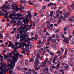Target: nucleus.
Listing matches in <instances>:
<instances>
[{
    "mask_svg": "<svg viewBox=\"0 0 74 74\" xmlns=\"http://www.w3.org/2000/svg\"><path fill=\"white\" fill-rule=\"evenodd\" d=\"M19 53L16 54V53H14V56H12L11 53H10L9 57L10 58H13L12 60L13 61V62H12L11 64H8V66L10 67V70H12V69H14V66H15V62H16L18 60L17 59H19Z\"/></svg>",
    "mask_w": 74,
    "mask_h": 74,
    "instance_id": "nucleus-1",
    "label": "nucleus"
},
{
    "mask_svg": "<svg viewBox=\"0 0 74 74\" xmlns=\"http://www.w3.org/2000/svg\"><path fill=\"white\" fill-rule=\"evenodd\" d=\"M21 35H20V42H22L23 41H24L25 40V35H24L23 34V33H21ZM21 38H22L21 39Z\"/></svg>",
    "mask_w": 74,
    "mask_h": 74,
    "instance_id": "nucleus-2",
    "label": "nucleus"
},
{
    "mask_svg": "<svg viewBox=\"0 0 74 74\" xmlns=\"http://www.w3.org/2000/svg\"><path fill=\"white\" fill-rule=\"evenodd\" d=\"M47 61H48V58H46L44 62H42V66L44 67H45L47 66Z\"/></svg>",
    "mask_w": 74,
    "mask_h": 74,
    "instance_id": "nucleus-3",
    "label": "nucleus"
},
{
    "mask_svg": "<svg viewBox=\"0 0 74 74\" xmlns=\"http://www.w3.org/2000/svg\"><path fill=\"white\" fill-rule=\"evenodd\" d=\"M8 42L9 43V44L8 45V47H11H11L12 48H15V45L13 44V43L10 41H8Z\"/></svg>",
    "mask_w": 74,
    "mask_h": 74,
    "instance_id": "nucleus-4",
    "label": "nucleus"
},
{
    "mask_svg": "<svg viewBox=\"0 0 74 74\" xmlns=\"http://www.w3.org/2000/svg\"><path fill=\"white\" fill-rule=\"evenodd\" d=\"M28 19H29V18H28L27 17L23 19V22L24 24H26V23L27 24H28V23H29V21H28Z\"/></svg>",
    "mask_w": 74,
    "mask_h": 74,
    "instance_id": "nucleus-5",
    "label": "nucleus"
},
{
    "mask_svg": "<svg viewBox=\"0 0 74 74\" xmlns=\"http://www.w3.org/2000/svg\"><path fill=\"white\" fill-rule=\"evenodd\" d=\"M15 15H16V13H15V12H13L12 13V14L9 15V17L10 18H12V17L14 16H15Z\"/></svg>",
    "mask_w": 74,
    "mask_h": 74,
    "instance_id": "nucleus-6",
    "label": "nucleus"
},
{
    "mask_svg": "<svg viewBox=\"0 0 74 74\" xmlns=\"http://www.w3.org/2000/svg\"><path fill=\"white\" fill-rule=\"evenodd\" d=\"M39 63L38 59V58H36L34 64L35 65H37Z\"/></svg>",
    "mask_w": 74,
    "mask_h": 74,
    "instance_id": "nucleus-7",
    "label": "nucleus"
},
{
    "mask_svg": "<svg viewBox=\"0 0 74 74\" xmlns=\"http://www.w3.org/2000/svg\"><path fill=\"white\" fill-rule=\"evenodd\" d=\"M19 48L18 47H14V51L16 53H18V50L16 49H18Z\"/></svg>",
    "mask_w": 74,
    "mask_h": 74,
    "instance_id": "nucleus-8",
    "label": "nucleus"
},
{
    "mask_svg": "<svg viewBox=\"0 0 74 74\" xmlns=\"http://www.w3.org/2000/svg\"><path fill=\"white\" fill-rule=\"evenodd\" d=\"M37 65H35L34 66V67L35 68V70H40V67H37Z\"/></svg>",
    "mask_w": 74,
    "mask_h": 74,
    "instance_id": "nucleus-9",
    "label": "nucleus"
},
{
    "mask_svg": "<svg viewBox=\"0 0 74 74\" xmlns=\"http://www.w3.org/2000/svg\"><path fill=\"white\" fill-rule=\"evenodd\" d=\"M53 11H51L50 15H48V16L49 17L50 16H53Z\"/></svg>",
    "mask_w": 74,
    "mask_h": 74,
    "instance_id": "nucleus-10",
    "label": "nucleus"
},
{
    "mask_svg": "<svg viewBox=\"0 0 74 74\" xmlns=\"http://www.w3.org/2000/svg\"><path fill=\"white\" fill-rule=\"evenodd\" d=\"M69 50V49L67 48H65V53H64V54L65 55H66V54H67V52Z\"/></svg>",
    "mask_w": 74,
    "mask_h": 74,
    "instance_id": "nucleus-11",
    "label": "nucleus"
},
{
    "mask_svg": "<svg viewBox=\"0 0 74 74\" xmlns=\"http://www.w3.org/2000/svg\"><path fill=\"white\" fill-rule=\"evenodd\" d=\"M60 51L58 50V51H57V54H58V56H60V55H61V54H62V53L61 52H60Z\"/></svg>",
    "mask_w": 74,
    "mask_h": 74,
    "instance_id": "nucleus-12",
    "label": "nucleus"
},
{
    "mask_svg": "<svg viewBox=\"0 0 74 74\" xmlns=\"http://www.w3.org/2000/svg\"><path fill=\"white\" fill-rule=\"evenodd\" d=\"M29 63V60H25V66L28 65Z\"/></svg>",
    "mask_w": 74,
    "mask_h": 74,
    "instance_id": "nucleus-13",
    "label": "nucleus"
},
{
    "mask_svg": "<svg viewBox=\"0 0 74 74\" xmlns=\"http://www.w3.org/2000/svg\"><path fill=\"white\" fill-rule=\"evenodd\" d=\"M44 12V10L43 9H41L39 11V13L40 14H43Z\"/></svg>",
    "mask_w": 74,
    "mask_h": 74,
    "instance_id": "nucleus-14",
    "label": "nucleus"
},
{
    "mask_svg": "<svg viewBox=\"0 0 74 74\" xmlns=\"http://www.w3.org/2000/svg\"><path fill=\"white\" fill-rule=\"evenodd\" d=\"M46 26L47 27V29L48 30H50V26H49V25H47Z\"/></svg>",
    "mask_w": 74,
    "mask_h": 74,
    "instance_id": "nucleus-15",
    "label": "nucleus"
},
{
    "mask_svg": "<svg viewBox=\"0 0 74 74\" xmlns=\"http://www.w3.org/2000/svg\"><path fill=\"white\" fill-rule=\"evenodd\" d=\"M15 7H16L15 9H16V11L17 12H18V5H14Z\"/></svg>",
    "mask_w": 74,
    "mask_h": 74,
    "instance_id": "nucleus-16",
    "label": "nucleus"
},
{
    "mask_svg": "<svg viewBox=\"0 0 74 74\" xmlns=\"http://www.w3.org/2000/svg\"><path fill=\"white\" fill-rule=\"evenodd\" d=\"M74 43V41L73 40H71L70 41V44L71 45H72Z\"/></svg>",
    "mask_w": 74,
    "mask_h": 74,
    "instance_id": "nucleus-17",
    "label": "nucleus"
},
{
    "mask_svg": "<svg viewBox=\"0 0 74 74\" xmlns=\"http://www.w3.org/2000/svg\"><path fill=\"white\" fill-rule=\"evenodd\" d=\"M52 4H53V3L52 2H50L49 3H48L47 5L48 7H49V6H51V5H52Z\"/></svg>",
    "mask_w": 74,
    "mask_h": 74,
    "instance_id": "nucleus-18",
    "label": "nucleus"
},
{
    "mask_svg": "<svg viewBox=\"0 0 74 74\" xmlns=\"http://www.w3.org/2000/svg\"><path fill=\"white\" fill-rule=\"evenodd\" d=\"M16 68L18 70H21L22 68L19 66H17L16 67Z\"/></svg>",
    "mask_w": 74,
    "mask_h": 74,
    "instance_id": "nucleus-19",
    "label": "nucleus"
},
{
    "mask_svg": "<svg viewBox=\"0 0 74 74\" xmlns=\"http://www.w3.org/2000/svg\"><path fill=\"white\" fill-rule=\"evenodd\" d=\"M52 47L54 49H56L57 48V46L56 45H53L52 46Z\"/></svg>",
    "mask_w": 74,
    "mask_h": 74,
    "instance_id": "nucleus-20",
    "label": "nucleus"
},
{
    "mask_svg": "<svg viewBox=\"0 0 74 74\" xmlns=\"http://www.w3.org/2000/svg\"><path fill=\"white\" fill-rule=\"evenodd\" d=\"M46 23L47 24V25H49L50 24V21H47L46 22Z\"/></svg>",
    "mask_w": 74,
    "mask_h": 74,
    "instance_id": "nucleus-21",
    "label": "nucleus"
},
{
    "mask_svg": "<svg viewBox=\"0 0 74 74\" xmlns=\"http://www.w3.org/2000/svg\"><path fill=\"white\" fill-rule=\"evenodd\" d=\"M65 70L66 71H69V70H70V69L68 67H65Z\"/></svg>",
    "mask_w": 74,
    "mask_h": 74,
    "instance_id": "nucleus-22",
    "label": "nucleus"
},
{
    "mask_svg": "<svg viewBox=\"0 0 74 74\" xmlns=\"http://www.w3.org/2000/svg\"><path fill=\"white\" fill-rule=\"evenodd\" d=\"M52 38V36H51L49 37V39L47 41H48V42H49V41H50V40H51Z\"/></svg>",
    "mask_w": 74,
    "mask_h": 74,
    "instance_id": "nucleus-23",
    "label": "nucleus"
},
{
    "mask_svg": "<svg viewBox=\"0 0 74 74\" xmlns=\"http://www.w3.org/2000/svg\"><path fill=\"white\" fill-rule=\"evenodd\" d=\"M60 66V64H58L56 66V68L57 69H59V68H60V67H59Z\"/></svg>",
    "mask_w": 74,
    "mask_h": 74,
    "instance_id": "nucleus-24",
    "label": "nucleus"
},
{
    "mask_svg": "<svg viewBox=\"0 0 74 74\" xmlns=\"http://www.w3.org/2000/svg\"><path fill=\"white\" fill-rule=\"evenodd\" d=\"M69 64L71 66H73V62H72L70 61Z\"/></svg>",
    "mask_w": 74,
    "mask_h": 74,
    "instance_id": "nucleus-25",
    "label": "nucleus"
},
{
    "mask_svg": "<svg viewBox=\"0 0 74 74\" xmlns=\"http://www.w3.org/2000/svg\"><path fill=\"white\" fill-rule=\"evenodd\" d=\"M35 34V33L34 32H32L31 33V36H34V35Z\"/></svg>",
    "mask_w": 74,
    "mask_h": 74,
    "instance_id": "nucleus-26",
    "label": "nucleus"
},
{
    "mask_svg": "<svg viewBox=\"0 0 74 74\" xmlns=\"http://www.w3.org/2000/svg\"><path fill=\"white\" fill-rule=\"evenodd\" d=\"M49 54H50V55H52V56H53V55H54V53L51 52V51H49Z\"/></svg>",
    "mask_w": 74,
    "mask_h": 74,
    "instance_id": "nucleus-27",
    "label": "nucleus"
},
{
    "mask_svg": "<svg viewBox=\"0 0 74 74\" xmlns=\"http://www.w3.org/2000/svg\"><path fill=\"white\" fill-rule=\"evenodd\" d=\"M50 67H51L52 69H55L56 67V66L53 65L51 64L50 66Z\"/></svg>",
    "mask_w": 74,
    "mask_h": 74,
    "instance_id": "nucleus-28",
    "label": "nucleus"
},
{
    "mask_svg": "<svg viewBox=\"0 0 74 74\" xmlns=\"http://www.w3.org/2000/svg\"><path fill=\"white\" fill-rule=\"evenodd\" d=\"M53 24H51L50 25V26L51 27V29H53Z\"/></svg>",
    "mask_w": 74,
    "mask_h": 74,
    "instance_id": "nucleus-29",
    "label": "nucleus"
},
{
    "mask_svg": "<svg viewBox=\"0 0 74 74\" xmlns=\"http://www.w3.org/2000/svg\"><path fill=\"white\" fill-rule=\"evenodd\" d=\"M72 9L74 10V3H73L71 6Z\"/></svg>",
    "mask_w": 74,
    "mask_h": 74,
    "instance_id": "nucleus-30",
    "label": "nucleus"
},
{
    "mask_svg": "<svg viewBox=\"0 0 74 74\" xmlns=\"http://www.w3.org/2000/svg\"><path fill=\"white\" fill-rule=\"evenodd\" d=\"M23 31L22 30H20L19 31V34H21L22 33H23Z\"/></svg>",
    "mask_w": 74,
    "mask_h": 74,
    "instance_id": "nucleus-31",
    "label": "nucleus"
},
{
    "mask_svg": "<svg viewBox=\"0 0 74 74\" xmlns=\"http://www.w3.org/2000/svg\"><path fill=\"white\" fill-rule=\"evenodd\" d=\"M3 56L4 58V59H7V58H8V57H7V54H5Z\"/></svg>",
    "mask_w": 74,
    "mask_h": 74,
    "instance_id": "nucleus-32",
    "label": "nucleus"
},
{
    "mask_svg": "<svg viewBox=\"0 0 74 74\" xmlns=\"http://www.w3.org/2000/svg\"><path fill=\"white\" fill-rule=\"evenodd\" d=\"M52 22L53 23H56V20L55 19H52Z\"/></svg>",
    "mask_w": 74,
    "mask_h": 74,
    "instance_id": "nucleus-33",
    "label": "nucleus"
},
{
    "mask_svg": "<svg viewBox=\"0 0 74 74\" xmlns=\"http://www.w3.org/2000/svg\"><path fill=\"white\" fill-rule=\"evenodd\" d=\"M47 63H48L49 65H51V61L49 60L47 61Z\"/></svg>",
    "mask_w": 74,
    "mask_h": 74,
    "instance_id": "nucleus-34",
    "label": "nucleus"
},
{
    "mask_svg": "<svg viewBox=\"0 0 74 74\" xmlns=\"http://www.w3.org/2000/svg\"><path fill=\"white\" fill-rule=\"evenodd\" d=\"M36 23L37 25H40V22L39 21V20L38 19L36 22Z\"/></svg>",
    "mask_w": 74,
    "mask_h": 74,
    "instance_id": "nucleus-35",
    "label": "nucleus"
},
{
    "mask_svg": "<svg viewBox=\"0 0 74 74\" xmlns=\"http://www.w3.org/2000/svg\"><path fill=\"white\" fill-rule=\"evenodd\" d=\"M23 46H25V47H26V45H27V44H26V43L24 41L23 42Z\"/></svg>",
    "mask_w": 74,
    "mask_h": 74,
    "instance_id": "nucleus-36",
    "label": "nucleus"
},
{
    "mask_svg": "<svg viewBox=\"0 0 74 74\" xmlns=\"http://www.w3.org/2000/svg\"><path fill=\"white\" fill-rule=\"evenodd\" d=\"M70 56L71 58H73L74 57V56H73V54H71L70 55Z\"/></svg>",
    "mask_w": 74,
    "mask_h": 74,
    "instance_id": "nucleus-37",
    "label": "nucleus"
},
{
    "mask_svg": "<svg viewBox=\"0 0 74 74\" xmlns=\"http://www.w3.org/2000/svg\"><path fill=\"white\" fill-rule=\"evenodd\" d=\"M55 61H56V58H54L52 62L53 63H55Z\"/></svg>",
    "mask_w": 74,
    "mask_h": 74,
    "instance_id": "nucleus-38",
    "label": "nucleus"
},
{
    "mask_svg": "<svg viewBox=\"0 0 74 74\" xmlns=\"http://www.w3.org/2000/svg\"><path fill=\"white\" fill-rule=\"evenodd\" d=\"M11 7H12L13 10L15 9V7H14V4L12 5Z\"/></svg>",
    "mask_w": 74,
    "mask_h": 74,
    "instance_id": "nucleus-39",
    "label": "nucleus"
},
{
    "mask_svg": "<svg viewBox=\"0 0 74 74\" xmlns=\"http://www.w3.org/2000/svg\"><path fill=\"white\" fill-rule=\"evenodd\" d=\"M67 27H64V32H66V31H67Z\"/></svg>",
    "mask_w": 74,
    "mask_h": 74,
    "instance_id": "nucleus-40",
    "label": "nucleus"
},
{
    "mask_svg": "<svg viewBox=\"0 0 74 74\" xmlns=\"http://www.w3.org/2000/svg\"><path fill=\"white\" fill-rule=\"evenodd\" d=\"M68 38L67 37H65L64 38V40H63V41H64L65 40L66 41L67 40H68Z\"/></svg>",
    "mask_w": 74,
    "mask_h": 74,
    "instance_id": "nucleus-41",
    "label": "nucleus"
},
{
    "mask_svg": "<svg viewBox=\"0 0 74 74\" xmlns=\"http://www.w3.org/2000/svg\"><path fill=\"white\" fill-rule=\"evenodd\" d=\"M62 19L63 21H66V18L65 17H63Z\"/></svg>",
    "mask_w": 74,
    "mask_h": 74,
    "instance_id": "nucleus-42",
    "label": "nucleus"
},
{
    "mask_svg": "<svg viewBox=\"0 0 74 74\" xmlns=\"http://www.w3.org/2000/svg\"><path fill=\"white\" fill-rule=\"evenodd\" d=\"M37 59H40V54H38L37 55Z\"/></svg>",
    "mask_w": 74,
    "mask_h": 74,
    "instance_id": "nucleus-43",
    "label": "nucleus"
},
{
    "mask_svg": "<svg viewBox=\"0 0 74 74\" xmlns=\"http://www.w3.org/2000/svg\"><path fill=\"white\" fill-rule=\"evenodd\" d=\"M52 37L53 38H55V35L54 34H53L52 35Z\"/></svg>",
    "mask_w": 74,
    "mask_h": 74,
    "instance_id": "nucleus-44",
    "label": "nucleus"
},
{
    "mask_svg": "<svg viewBox=\"0 0 74 74\" xmlns=\"http://www.w3.org/2000/svg\"><path fill=\"white\" fill-rule=\"evenodd\" d=\"M63 16L62 15H61L60 16V17L58 18L59 19H63Z\"/></svg>",
    "mask_w": 74,
    "mask_h": 74,
    "instance_id": "nucleus-45",
    "label": "nucleus"
},
{
    "mask_svg": "<svg viewBox=\"0 0 74 74\" xmlns=\"http://www.w3.org/2000/svg\"><path fill=\"white\" fill-rule=\"evenodd\" d=\"M6 6L7 7H10V3H7L6 4Z\"/></svg>",
    "mask_w": 74,
    "mask_h": 74,
    "instance_id": "nucleus-46",
    "label": "nucleus"
},
{
    "mask_svg": "<svg viewBox=\"0 0 74 74\" xmlns=\"http://www.w3.org/2000/svg\"><path fill=\"white\" fill-rule=\"evenodd\" d=\"M17 39H19V34H17V36L16 37Z\"/></svg>",
    "mask_w": 74,
    "mask_h": 74,
    "instance_id": "nucleus-47",
    "label": "nucleus"
},
{
    "mask_svg": "<svg viewBox=\"0 0 74 74\" xmlns=\"http://www.w3.org/2000/svg\"><path fill=\"white\" fill-rule=\"evenodd\" d=\"M50 71L51 72H54V71H53V68H52V67H50Z\"/></svg>",
    "mask_w": 74,
    "mask_h": 74,
    "instance_id": "nucleus-48",
    "label": "nucleus"
},
{
    "mask_svg": "<svg viewBox=\"0 0 74 74\" xmlns=\"http://www.w3.org/2000/svg\"><path fill=\"white\" fill-rule=\"evenodd\" d=\"M69 21H70V22H72V21L74 22V20L73 18H71L69 19Z\"/></svg>",
    "mask_w": 74,
    "mask_h": 74,
    "instance_id": "nucleus-49",
    "label": "nucleus"
},
{
    "mask_svg": "<svg viewBox=\"0 0 74 74\" xmlns=\"http://www.w3.org/2000/svg\"><path fill=\"white\" fill-rule=\"evenodd\" d=\"M61 51H62V52H63V51H64V49H63V47H62L61 48Z\"/></svg>",
    "mask_w": 74,
    "mask_h": 74,
    "instance_id": "nucleus-50",
    "label": "nucleus"
},
{
    "mask_svg": "<svg viewBox=\"0 0 74 74\" xmlns=\"http://www.w3.org/2000/svg\"><path fill=\"white\" fill-rule=\"evenodd\" d=\"M36 28L37 29H40V27L38 25H37L36 26Z\"/></svg>",
    "mask_w": 74,
    "mask_h": 74,
    "instance_id": "nucleus-51",
    "label": "nucleus"
},
{
    "mask_svg": "<svg viewBox=\"0 0 74 74\" xmlns=\"http://www.w3.org/2000/svg\"><path fill=\"white\" fill-rule=\"evenodd\" d=\"M25 29H26V25H24L23 27H22V30H24Z\"/></svg>",
    "mask_w": 74,
    "mask_h": 74,
    "instance_id": "nucleus-52",
    "label": "nucleus"
},
{
    "mask_svg": "<svg viewBox=\"0 0 74 74\" xmlns=\"http://www.w3.org/2000/svg\"><path fill=\"white\" fill-rule=\"evenodd\" d=\"M64 17L66 18H68V15H65L64 16Z\"/></svg>",
    "mask_w": 74,
    "mask_h": 74,
    "instance_id": "nucleus-53",
    "label": "nucleus"
},
{
    "mask_svg": "<svg viewBox=\"0 0 74 74\" xmlns=\"http://www.w3.org/2000/svg\"><path fill=\"white\" fill-rule=\"evenodd\" d=\"M29 60L31 62H32L33 61V59L32 58H31Z\"/></svg>",
    "mask_w": 74,
    "mask_h": 74,
    "instance_id": "nucleus-54",
    "label": "nucleus"
},
{
    "mask_svg": "<svg viewBox=\"0 0 74 74\" xmlns=\"http://www.w3.org/2000/svg\"><path fill=\"white\" fill-rule=\"evenodd\" d=\"M64 42H65L66 44H69V40H64Z\"/></svg>",
    "mask_w": 74,
    "mask_h": 74,
    "instance_id": "nucleus-55",
    "label": "nucleus"
},
{
    "mask_svg": "<svg viewBox=\"0 0 74 74\" xmlns=\"http://www.w3.org/2000/svg\"><path fill=\"white\" fill-rule=\"evenodd\" d=\"M32 16L31 15V14H29V18L30 19V18H32Z\"/></svg>",
    "mask_w": 74,
    "mask_h": 74,
    "instance_id": "nucleus-56",
    "label": "nucleus"
},
{
    "mask_svg": "<svg viewBox=\"0 0 74 74\" xmlns=\"http://www.w3.org/2000/svg\"><path fill=\"white\" fill-rule=\"evenodd\" d=\"M45 50H44L42 54V55H44V54H45Z\"/></svg>",
    "mask_w": 74,
    "mask_h": 74,
    "instance_id": "nucleus-57",
    "label": "nucleus"
},
{
    "mask_svg": "<svg viewBox=\"0 0 74 74\" xmlns=\"http://www.w3.org/2000/svg\"><path fill=\"white\" fill-rule=\"evenodd\" d=\"M0 70H1V71H2V72H3V71H4V69L0 67Z\"/></svg>",
    "mask_w": 74,
    "mask_h": 74,
    "instance_id": "nucleus-58",
    "label": "nucleus"
},
{
    "mask_svg": "<svg viewBox=\"0 0 74 74\" xmlns=\"http://www.w3.org/2000/svg\"><path fill=\"white\" fill-rule=\"evenodd\" d=\"M29 3L30 5H33V3H32L30 1H29Z\"/></svg>",
    "mask_w": 74,
    "mask_h": 74,
    "instance_id": "nucleus-59",
    "label": "nucleus"
},
{
    "mask_svg": "<svg viewBox=\"0 0 74 74\" xmlns=\"http://www.w3.org/2000/svg\"><path fill=\"white\" fill-rule=\"evenodd\" d=\"M72 38V35H70L69 36V39H70V38Z\"/></svg>",
    "mask_w": 74,
    "mask_h": 74,
    "instance_id": "nucleus-60",
    "label": "nucleus"
},
{
    "mask_svg": "<svg viewBox=\"0 0 74 74\" xmlns=\"http://www.w3.org/2000/svg\"><path fill=\"white\" fill-rule=\"evenodd\" d=\"M10 53H7V57H8V58H9V56H10Z\"/></svg>",
    "mask_w": 74,
    "mask_h": 74,
    "instance_id": "nucleus-61",
    "label": "nucleus"
},
{
    "mask_svg": "<svg viewBox=\"0 0 74 74\" xmlns=\"http://www.w3.org/2000/svg\"><path fill=\"white\" fill-rule=\"evenodd\" d=\"M74 60V58H72L70 60V62H73Z\"/></svg>",
    "mask_w": 74,
    "mask_h": 74,
    "instance_id": "nucleus-62",
    "label": "nucleus"
},
{
    "mask_svg": "<svg viewBox=\"0 0 74 74\" xmlns=\"http://www.w3.org/2000/svg\"><path fill=\"white\" fill-rule=\"evenodd\" d=\"M5 7V4H4V5L2 6V7L0 8V9H1V8H4Z\"/></svg>",
    "mask_w": 74,
    "mask_h": 74,
    "instance_id": "nucleus-63",
    "label": "nucleus"
},
{
    "mask_svg": "<svg viewBox=\"0 0 74 74\" xmlns=\"http://www.w3.org/2000/svg\"><path fill=\"white\" fill-rule=\"evenodd\" d=\"M25 50H24L23 51H22V52H21V53L23 54L24 53H25Z\"/></svg>",
    "mask_w": 74,
    "mask_h": 74,
    "instance_id": "nucleus-64",
    "label": "nucleus"
}]
</instances>
